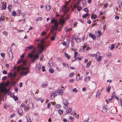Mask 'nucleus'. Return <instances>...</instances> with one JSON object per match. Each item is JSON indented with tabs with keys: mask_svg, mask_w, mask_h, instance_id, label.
Masks as SVG:
<instances>
[{
	"mask_svg": "<svg viewBox=\"0 0 122 122\" xmlns=\"http://www.w3.org/2000/svg\"><path fill=\"white\" fill-rule=\"evenodd\" d=\"M12 6V5H9V6L7 8H8L9 11L10 12V10L11 9Z\"/></svg>",
	"mask_w": 122,
	"mask_h": 122,
	"instance_id": "2f4dec72",
	"label": "nucleus"
},
{
	"mask_svg": "<svg viewBox=\"0 0 122 122\" xmlns=\"http://www.w3.org/2000/svg\"><path fill=\"white\" fill-rule=\"evenodd\" d=\"M56 95V94H55V93H53L51 95V97H53V98H54L55 97Z\"/></svg>",
	"mask_w": 122,
	"mask_h": 122,
	"instance_id": "603ef678",
	"label": "nucleus"
},
{
	"mask_svg": "<svg viewBox=\"0 0 122 122\" xmlns=\"http://www.w3.org/2000/svg\"><path fill=\"white\" fill-rule=\"evenodd\" d=\"M21 62H22L23 63H24V64H25L26 63V61H24L23 59H22L21 60H19L17 62V64H20Z\"/></svg>",
	"mask_w": 122,
	"mask_h": 122,
	"instance_id": "4468645a",
	"label": "nucleus"
},
{
	"mask_svg": "<svg viewBox=\"0 0 122 122\" xmlns=\"http://www.w3.org/2000/svg\"><path fill=\"white\" fill-rule=\"evenodd\" d=\"M3 33L4 35L5 36H7L8 33L6 31H4L3 32Z\"/></svg>",
	"mask_w": 122,
	"mask_h": 122,
	"instance_id": "a18cd8bd",
	"label": "nucleus"
},
{
	"mask_svg": "<svg viewBox=\"0 0 122 122\" xmlns=\"http://www.w3.org/2000/svg\"><path fill=\"white\" fill-rule=\"evenodd\" d=\"M77 76H79V78H78V79H77V77L76 79V81H78L79 79H80V75L79 74H78Z\"/></svg>",
	"mask_w": 122,
	"mask_h": 122,
	"instance_id": "3c124183",
	"label": "nucleus"
},
{
	"mask_svg": "<svg viewBox=\"0 0 122 122\" xmlns=\"http://www.w3.org/2000/svg\"><path fill=\"white\" fill-rule=\"evenodd\" d=\"M78 54V53L77 52H75L74 53V58H75L77 55Z\"/></svg>",
	"mask_w": 122,
	"mask_h": 122,
	"instance_id": "bf43d9fd",
	"label": "nucleus"
},
{
	"mask_svg": "<svg viewBox=\"0 0 122 122\" xmlns=\"http://www.w3.org/2000/svg\"><path fill=\"white\" fill-rule=\"evenodd\" d=\"M72 111V108H70L67 109L66 111V114H67V113H70Z\"/></svg>",
	"mask_w": 122,
	"mask_h": 122,
	"instance_id": "ddd939ff",
	"label": "nucleus"
},
{
	"mask_svg": "<svg viewBox=\"0 0 122 122\" xmlns=\"http://www.w3.org/2000/svg\"><path fill=\"white\" fill-rule=\"evenodd\" d=\"M46 33L45 31L42 32L41 34V35L42 36H44L46 34Z\"/></svg>",
	"mask_w": 122,
	"mask_h": 122,
	"instance_id": "49530a36",
	"label": "nucleus"
},
{
	"mask_svg": "<svg viewBox=\"0 0 122 122\" xmlns=\"http://www.w3.org/2000/svg\"><path fill=\"white\" fill-rule=\"evenodd\" d=\"M51 21V23H54V25L52 26L51 30V32L52 33L55 30L58 29V24L57 20L55 19L54 18H52Z\"/></svg>",
	"mask_w": 122,
	"mask_h": 122,
	"instance_id": "f03ea898",
	"label": "nucleus"
},
{
	"mask_svg": "<svg viewBox=\"0 0 122 122\" xmlns=\"http://www.w3.org/2000/svg\"><path fill=\"white\" fill-rule=\"evenodd\" d=\"M82 0H79L76 2V4L77 5H79L81 1Z\"/></svg>",
	"mask_w": 122,
	"mask_h": 122,
	"instance_id": "de8ad7c7",
	"label": "nucleus"
},
{
	"mask_svg": "<svg viewBox=\"0 0 122 122\" xmlns=\"http://www.w3.org/2000/svg\"><path fill=\"white\" fill-rule=\"evenodd\" d=\"M48 83L46 81L43 82L42 84V86L43 88L46 87L48 84Z\"/></svg>",
	"mask_w": 122,
	"mask_h": 122,
	"instance_id": "9b49d317",
	"label": "nucleus"
},
{
	"mask_svg": "<svg viewBox=\"0 0 122 122\" xmlns=\"http://www.w3.org/2000/svg\"><path fill=\"white\" fill-rule=\"evenodd\" d=\"M71 46L72 47H73L74 46V41H72L71 42Z\"/></svg>",
	"mask_w": 122,
	"mask_h": 122,
	"instance_id": "680f3d73",
	"label": "nucleus"
},
{
	"mask_svg": "<svg viewBox=\"0 0 122 122\" xmlns=\"http://www.w3.org/2000/svg\"><path fill=\"white\" fill-rule=\"evenodd\" d=\"M13 98L15 101H16L18 100V98L17 96H14L13 97Z\"/></svg>",
	"mask_w": 122,
	"mask_h": 122,
	"instance_id": "e433bc0d",
	"label": "nucleus"
},
{
	"mask_svg": "<svg viewBox=\"0 0 122 122\" xmlns=\"http://www.w3.org/2000/svg\"><path fill=\"white\" fill-rule=\"evenodd\" d=\"M43 18L41 17H37L36 19V20L37 21H40L41 20H42L43 19Z\"/></svg>",
	"mask_w": 122,
	"mask_h": 122,
	"instance_id": "7c9ffc66",
	"label": "nucleus"
},
{
	"mask_svg": "<svg viewBox=\"0 0 122 122\" xmlns=\"http://www.w3.org/2000/svg\"><path fill=\"white\" fill-rule=\"evenodd\" d=\"M51 103H49L47 105V108L49 109V107L51 106Z\"/></svg>",
	"mask_w": 122,
	"mask_h": 122,
	"instance_id": "69168bd1",
	"label": "nucleus"
},
{
	"mask_svg": "<svg viewBox=\"0 0 122 122\" xmlns=\"http://www.w3.org/2000/svg\"><path fill=\"white\" fill-rule=\"evenodd\" d=\"M97 17V15L96 14H95L93 15V18L94 19H95Z\"/></svg>",
	"mask_w": 122,
	"mask_h": 122,
	"instance_id": "338daca9",
	"label": "nucleus"
},
{
	"mask_svg": "<svg viewBox=\"0 0 122 122\" xmlns=\"http://www.w3.org/2000/svg\"><path fill=\"white\" fill-rule=\"evenodd\" d=\"M115 45L113 44H112L111 45V47H110V49L111 50H112L114 48Z\"/></svg>",
	"mask_w": 122,
	"mask_h": 122,
	"instance_id": "a211bd4d",
	"label": "nucleus"
},
{
	"mask_svg": "<svg viewBox=\"0 0 122 122\" xmlns=\"http://www.w3.org/2000/svg\"><path fill=\"white\" fill-rule=\"evenodd\" d=\"M42 71L43 72H44L46 70L45 69V67L44 66H42Z\"/></svg>",
	"mask_w": 122,
	"mask_h": 122,
	"instance_id": "c03bdc74",
	"label": "nucleus"
},
{
	"mask_svg": "<svg viewBox=\"0 0 122 122\" xmlns=\"http://www.w3.org/2000/svg\"><path fill=\"white\" fill-rule=\"evenodd\" d=\"M122 1H121L120 0L118 1V3L119 4V8L120 7L122 6Z\"/></svg>",
	"mask_w": 122,
	"mask_h": 122,
	"instance_id": "c85d7f7f",
	"label": "nucleus"
},
{
	"mask_svg": "<svg viewBox=\"0 0 122 122\" xmlns=\"http://www.w3.org/2000/svg\"><path fill=\"white\" fill-rule=\"evenodd\" d=\"M1 56L3 58H4L5 56V54L3 53H1Z\"/></svg>",
	"mask_w": 122,
	"mask_h": 122,
	"instance_id": "5fc2aeb1",
	"label": "nucleus"
},
{
	"mask_svg": "<svg viewBox=\"0 0 122 122\" xmlns=\"http://www.w3.org/2000/svg\"><path fill=\"white\" fill-rule=\"evenodd\" d=\"M116 96V93L115 92H114L113 93L112 96V98H113L114 97H115Z\"/></svg>",
	"mask_w": 122,
	"mask_h": 122,
	"instance_id": "c756f323",
	"label": "nucleus"
},
{
	"mask_svg": "<svg viewBox=\"0 0 122 122\" xmlns=\"http://www.w3.org/2000/svg\"><path fill=\"white\" fill-rule=\"evenodd\" d=\"M65 22V20L63 19H62L59 22V24L61 25H63L64 23Z\"/></svg>",
	"mask_w": 122,
	"mask_h": 122,
	"instance_id": "9d476101",
	"label": "nucleus"
},
{
	"mask_svg": "<svg viewBox=\"0 0 122 122\" xmlns=\"http://www.w3.org/2000/svg\"><path fill=\"white\" fill-rule=\"evenodd\" d=\"M70 19L69 16L68 15H67L66 16V20L69 19Z\"/></svg>",
	"mask_w": 122,
	"mask_h": 122,
	"instance_id": "4d7b16f0",
	"label": "nucleus"
},
{
	"mask_svg": "<svg viewBox=\"0 0 122 122\" xmlns=\"http://www.w3.org/2000/svg\"><path fill=\"white\" fill-rule=\"evenodd\" d=\"M98 34H97V37H100L101 36V32L100 30H99L97 31Z\"/></svg>",
	"mask_w": 122,
	"mask_h": 122,
	"instance_id": "dca6fc26",
	"label": "nucleus"
},
{
	"mask_svg": "<svg viewBox=\"0 0 122 122\" xmlns=\"http://www.w3.org/2000/svg\"><path fill=\"white\" fill-rule=\"evenodd\" d=\"M89 56L91 57H93V56L94 57H97V54H89Z\"/></svg>",
	"mask_w": 122,
	"mask_h": 122,
	"instance_id": "5701e85b",
	"label": "nucleus"
},
{
	"mask_svg": "<svg viewBox=\"0 0 122 122\" xmlns=\"http://www.w3.org/2000/svg\"><path fill=\"white\" fill-rule=\"evenodd\" d=\"M107 110V109L105 107H103L102 110V111L103 112H106Z\"/></svg>",
	"mask_w": 122,
	"mask_h": 122,
	"instance_id": "4be33fe9",
	"label": "nucleus"
},
{
	"mask_svg": "<svg viewBox=\"0 0 122 122\" xmlns=\"http://www.w3.org/2000/svg\"><path fill=\"white\" fill-rule=\"evenodd\" d=\"M41 41L42 43L40 45L38 44V46L39 47V46L41 51H43L44 50L45 46L43 44V43H44L45 41L43 39H42L41 40Z\"/></svg>",
	"mask_w": 122,
	"mask_h": 122,
	"instance_id": "20e7f679",
	"label": "nucleus"
},
{
	"mask_svg": "<svg viewBox=\"0 0 122 122\" xmlns=\"http://www.w3.org/2000/svg\"><path fill=\"white\" fill-rule=\"evenodd\" d=\"M84 10L86 12H89V10L87 9V8H84Z\"/></svg>",
	"mask_w": 122,
	"mask_h": 122,
	"instance_id": "13d9d810",
	"label": "nucleus"
},
{
	"mask_svg": "<svg viewBox=\"0 0 122 122\" xmlns=\"http://www.w3.org/2000/svg\"><path fill=\"white\" fill-rule=\"evenodd\" d=\"M4 16H1L0 17V23H1L2 21H4L5 20V18H4Z\"/></svg>",
	"mask_w": 122,
	"mask_h": 122,
	"instance_id": "f3484780",
	"label": "nucleus"
},
{
	"mask_svg": "<svg viewBox=\"0 0 122 122\" xmlns=\"http://www.w3.org/2000/svg\"><path fill=\"white\" fill-rule=\"evenodd\" d=\"M7 78V77L6 76H4L2 78V79L3 80H5Z\"/></svg>",
	"mask_w": 122,
	"mask_h": 122,
	"instance_id": "774afa93",
	"label": "nucleus"
},
{
	"mask_svg": "<svg viewBox=\"0 0 122 122\" xmlns=\"http://www.w3.org/2000/svg\"><path fill=\"white\" fill-rule=\"evenodd\" d=\"M91 65V63H90L89 62L87 63L86 65V67L87 68H88Z\"/></svg>",
	"mask_w": 122,
	"mask_h": 122,
	"instance_id": "f704fd0d",
	"label": "nucleus"
},
{
	"mask_svg": "<svg viewBox=\"0 0 122 122\" xmlns=\"http://www.w3.org/2000/svg\"><path fill=\"white\" fill-rule=\"evenodd\" d=\"M81 39L80 38H77V37H76V42L77 43H78L80 42L81 41Z\"/></svg>",
	"mask_w": 122,
	"mask_h": 122,
	"instance_id": "72a5a7b5",
	"label": "nucleus"
},
{
	"mask_svg": "<svg viewBox=\"0 0 122 122\" xmlns=\"http://www.w3.org/2000/svg\"><path fill=\"white\" fill-rule=\"evenodd\" d=\"M8 56H9V59L11 60H12L13 59V54L11 49H10V51H9Z\"/></svg>",
	"mask_w": 122,
	"mask_h": 122,
	"instance_id": "423d86ee",
	"label": "nucleus"
},
{
	"mask_svg": "<svg viewBox=\"0 0 122 122\" xmlns=\"http://www.w3.org/2000/svg\"><path fill=\"white\" fill-rule=\"evenodd\" d=\"M72 91L75 92H77V90L76 88H74L72 90Z\"/></svg>",
	"mask_w": 122,
	"mask_h": 122,
	"instance_id": "6e6d98bb",
	"label": "nucleus"
},
{
	"mask_svg": "<svg viewBox=\"0 0 122 122\" xmlns=\"http://www.w3.org/2000/svg\"><path fill=\"white\" fill-rule=\"evenodd\" d=\"M58 113L61 115L62 114L63 112L62 110L60 109L58 110Z\"/></svg>",
	"mask_w": 122,
	"mask_h": 122,
	"instance_id": "6ab92c4d",
	"label": "nucleus"
},
{
	"mask_svg": "<svg viewBox=\"0 0 122 122\" xmlns=\"http://www.w3.org/2000/svg\"><path fill=\"white\" fill-rule=\"evenodd\" d=\"M2 8L3 9L5 10L6 8V4H4L2 5Z\"/></svg>",
	"mask_w": 122,
	"mask_h": 122,
	"instance_id": "393cba45",
	"label": "nucleus"
},
{
	"mask_svg": "<svg viewBox=\"0 0 122 122\" xmlns=\"http://www.w3.org/2000/svg\"><path fill=\"white\" fill-rule=\"evenodd\" d=\"M33 50L31 51V53H29L28 54V57L30 58L31 60V62L32 63L34 62L35 60L39 58V56L38 54L34 55L33 54L34 53L36 50V46L33 48Z\"/></svg>",
	"mask_w": 122,
	"mask_h": 122,
	"instance_id": "f257e3e1",
	"label": "nucleus"
},
{
	"mask_svg": "<svg viewBox=\"0 0 122 122\" xmlns=\"http://www.w3.org/2000/svg\"><path fill=\"white\" fill-rule=\"evenodd\" d=\"M15 69L17 70L18 71L20 70H21L22 72L20 73V76H25L29 72V71L28 70L26 72H24V71L26 69V68L25 67L23 66H16L15 67Z\"/></svg>",
	"mask_w": 122,
	"mask_h": 122,
	"instance_id": "7ed1b4c3",
	"label": "nucleus"
},
{
	"mask_svg": "<svg viewBox=\"0 0 122 122\" xmlns=\"http://www.w3.org/2000/svg\"><path fill=\"white\" fill-rule=\"evenodd\" d=\"M74 75V72H72L69 75L70 77H72Z\"/></svg>",
	"mask_w": 122,
	"mask_h": 122,
	"instance_id": "8fccbe9b",
	"label": "nucleus"
},
{
	"mask_svg": "<svg viewBox=\"0 0 122 122\" xmlns=\"http://www.w3.org/2000/svg\"><path fill=\"white\" fill-rule=\"evenodd\" d=\"M24 110L27 111H28L29 110V108L25 106L24 107Z\"/></svg>",
	"mask_w": 122,
	"mask_h": 122,
	"instance_id": "052dcab7",
	"label": "nucleus"
},
{
	"mask_svg": "<svg viewBox=\"0 0 122 122\" xmlns=\"http://www.w3.org/2000/svg\"><path fill=\"white\" fill-rule=\"evenodd\" d=\"M65 56L66 57H67V59H69L70 58V56H69L68 54L66 53H65Z\"/></svg>",
	"mask_w": 122,
	"mask_h": 122,
	"instance_id": "bb28decb",
	"label": "nucleus"
},
{
	"mask_svg": "<svg viewBox=\"0 0 122 122\" xmlns=\"http://www.w3.org/2000/svg\"><path fill=\"white\" fill-rule=\"evenodd\" d=\"M63 27V25H61V26L59 29V31H61V30L62 29Z\"/></svg>",
	"mask_w": 122,
	"mask_h": 122,
	"instance_id": "37998d69",
	"label": "nucleus"
},
{
	"mask_svg": "<svg viewBox=\"0 0 122 122\" xmlns=\"http://www.w3.org/2000/svg\"><path fill=\"white\" fill-rule=\"evenodd\" d=\"M102 59L101 57V56H99L98 57V58L97 59V61H99L101 60Z\"/></svg>",
	"mask_w": 122,
	"mask_h": 122,
	"instance_id": "ea45409f",
	"label": "nucleus"
},
{
	"mask_svg": "<svg viewBox=\"0 0 122 122\" xmlns=\"http://www.w3.org/2000/svg\"><path fill=\"white\" fill-rule=\"evenodd\" d=\"M17 112L20 116L23 115V111L21 108L18 109Z\"/></svg>",
	"mask_w": 122,
	"mask_h": 122,
	"instance_id": "0eeeda50",
	"label": "nucleus"
},
{
	"mask_svg": "<svg viewBox=\"0 0 122 122\" xmlns=\"http://www.w3.org/2000/svg\"><path fill=\"white\" fill-rule=\"evenodd\" d=\"M89 37H91L93 40H95L96 38L95 35L94 34H92L91 33L89 34Z\"/></svg>",
	"mask_w": 122,
	"mask_h": 122,
	"instance_id": "1a4fd4ad",
	"label": "nucleus"
},
{
	"mask_svg": "<svg viewBox=\"0 0 122 122\" xmlns=\"http://www.w3.org/2000/svg\"><path fill=\"white\" fill-rule=\"evenodd\" d=\"M9 81H7L4 84L5 86H7L9 84Z\"/></svg>",
	"mask_w": 122,
	"mask_h": 122,
	"instance_id": "412c9836",
	"label": "nucleus"
},
{
	"mask_svg": "<svg viewBox=\"0 0 122 122\" xmlns=\"http://www.w3.org/2000/svg\"><path fill=\"white\" fill-rule=\"evenodd\" d=\"M55 93H57L60 95H62L63 94V92L62 89H60L55 91Z\"/></svg>",
	"mask_w": 122,
	"mask_h": 122,
	"instance_id": "39448f33",
	"label": "nucleus"
},
{
	"mask_svg": "<svg viewBox=\"0 0 122 122\" xmlns=\"http://www.w3.org/2000/svg\"><path fill=\"white\" fill-rule=\"evenodd\" d=\"M34 47V45H31L30 46L26 47V49H25V51L26 50H29L32 49Z\"/></svg>",
	"mask_w": 122,
	"mask_h": 122,
	"instance_id": "f8f14e48",
	"label": "nucleus"
},
{
	"mask_svg": "<svg viewBox=\"0 0 122 122\" xmlns=\"http://www.w3.org/2000/svg\"><path fill=\"white\" fill-rule=\"evenodd\" d=\"M16 14V13L15 11H14L12 13V15L14 16H15Z\"/></svg>",
	"mask_w": 122,
	"mask_h": 122,
	"instance_id": "4c0bfd02",
	"label": "nucleus"
},
{
	"mask_svg": "<svg viewBox=\"0 0 122 122\" xmlns=\"http://www.w3.org/2000/svg\"><path fill=\"white\" fill-rule=\"evenodd\" d=\"M111 86H109L107 88V87L106 90L108 91L107 92L110 91L111 89Z\"/></svg>",
	"mask_w": 122,
	"mask_h": 122,
	"instance_id": "a19ab883",
	"label": "nucleus"
},
{
	"mask_svg": "<svg viewBox=\"0 0 122 122\" xmlns=\"http://www.w3.org/2000/svg\"><path fill=\"white\" fill-rule=\"evenodd\" d=\"M12 76L13 77H15L17 75V73L15 71L13 74H12Z\"/></svg>",
	"mask_w": 122,
	"mask_h": 122,
	"instance_id": "cd10ccee",
	"label": "nucleus"
},
{
	"mask_svg": "<svg viewBox=\"0 0 122 122\" xmlns=\"http://www.w3.org/2000/svg\"><path fill=\"white\" fill-rule=\"evenodd\" d=\"M119 101L121 106L122 107V99H120Z\"/></svg>",
	"mask_w": 122,
	"mask_h": 122,
	"instance_id": "864d4df0",
	"label": "nucleus"
},
{
	"mask_svg": "<svg viewBox=\"0 0 122 122\" xmlns=\"http://www.w3.org/2000/svg\"><path fill=\"white\" fill-rule=\"evenodd\" d=\"M2 73L3 74H7V71L5 70H4L3 71Z\"/></svg>",
	"mask_w": 122,
	"mask_h": 122,
	"instance_id": "79ce46f5",
	"label": "nucleus"
},
{
	"mask_svg": "<svg viewBox=\"0 0 122 122\" xmlns=\"http://www.w3.org/2000/svg\"><path fill=\"white\" fill-rule=\"evenodd\" d=\"M26 118L27 119L28 122H31V120L29 117H26Z\"/></svg>",
	"mask_w": 122,
	"mask_h": 122,
	"instance_id": "c9c22d12",
	"label": "nucleus"
},
{
	"mask_svg": "<svg viewBox=\"0 0 122 122\" xmlns=\"http://www.w3.org/2000/svg\"><path fill=\"white\" fill-rule=\"evenodd\" d=\"M89 15V14L86 13L85 15H83L82 17L83 18H86Z\"/></svg>",
	"mask_w": 122,
	"mask_h": 122,
	"instance_id": "a878e982",
	"label": "nucleus"
},
{
	"mask_svg": "<svg viewBox=\"0 0 122 122\" xmlns=\"http://www.w3.org/2000/svg\"><path fill=\"white\" fill-rule=\"evenodd\" d=\"M8 76H10V77H13L12 73H8Z\"/></svg>",
	"mask_w": 122,
	"mask_h": 122,
	"instance_id": "0e129e2a",
	"label": "nucleus"
},
{
	"mask_svg": "<svg viewBox=\"0 0 122 122\" xmlns=\"http://www.w3.org/2000/svg\"><path fill=\"white\" fill-rule=\"evenodd\" d=\"M76 8H77V10L78 11H79L82 9V7H81L80 6L77 7Z\"/></svg>",
	"mask_w": 122,
	"mask_h": 122,
	"instance_id": "b1692460",
	"label": "nucleus"
},
{
	"mask_svg": "<svg viewBox=\"0 0 122 122\" xmlns=\"http://www.w3.org/2000/svg\"><path fill=\"white\" fill-rule=\"evenodd\" d=\"M41 66L40 64H39L37 65V67L39 70H40L41 68Z\"/></svg>",
	"mask_w": 122,
	"mask_h": 122,
	"instance_id": "473e14b6",
	"label": "nucleus"
},
{
	"mask_svg": "<svg viewBox=\"0 0 122 122\" xmlns=\"http://www.w3.org/2000/svg\"><path fill=\"white\" fill-rule=\"evenodd\" d=\"M69 103L68 100L66 99H64L63 100V103L64 105L67 107Z\"/></svg>",
	"mask_w": 122,
	"mask_h": 122,
	"instance_id": "6e6552de",
	"label": "nucleus"
},
{
	"mask_svg": "<svg viewBox=\"0 0 122 122\" xmlns=\"http://www.w3.org/2000/svg\"><path fill=\"white\" fill-rule=\"evenodd\" d=\"M49 71L51 73H53L54 72V70L53 68H51L49 70Z\"/></svg>",
	"mask_w": 122,
	"mask_h": 122,
	"instance_id": "aec40b11",
	"label": "nucleus"
},
{
	"mask_svg": "<svg viewBox=\"0 0 122 122\" xmlns=\"http://www.w3.org/2000/svg\"><path fill=\"white\" fill-rule=\"evenodd\" d=\"M90 76H88L87 77H86L85 78L84 80L85 82L88 81L90 80Z\"/></svg>",
	"mask_w": 122,
	"mask_h": 122,
	"instance_id": "2eb2a0df",
	"label": "nucleus"
},
{
	"mask_svg": "<svg viewBox=\"0 0 122 122\" xmlns=\"http://www.w3.org/2000/svg\"><path fill=\"white\" fill-rule=\"evenodd\" d=\"M55 39V37L54 36H52L51 38V40L52 41H54Z\"/></svg>",
	"mask_w": 122,
	"mask_h": 122,
	"instance_id": "09e8293b",
	"label": "nucleus"
},
{
	"mask_svg": "<svg viewBox=\"0 0 122 122\" xmlns=\"http://www.w3.org/2000/svg\"><path fill=\"white\" fill-rule=\"evenodd\" d=\"M100 94V93L99 92H98L96 94V97L98 96Z\"/></svg>",
	"mask_w": 122,
	"mask_h": 122,
	"instance_id": "e2e57ef3",
	"label": "nucleus"
},
{
	"mask_svg": "<svg viewBox=\"0 0 122 122\" xmlns=\"http://www.w3.org/2000/svg\"><path fill=\"white\" fill-rule=\"evenodd\" d=\"M106 54L107 56H109V57H110L111 56L112 53L111 52H108Z\"/></svg>",
	"mask_w": 122,
	"mask_h": 122,
	"instance_id": "58836bf2",
	"label": "nucleus"
}]
</instances>
